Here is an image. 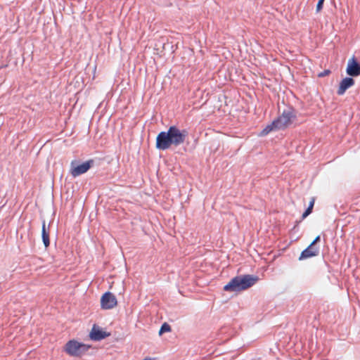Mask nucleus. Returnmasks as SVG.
<instances>
[{
	"mask_svg": "<svg viewBox=\"0 0 360 360\" xmlns=\"http://www.w3.org/2000/svg\"><path fill=\"white\" fill-rule=\"evenodd\" d=\"M171 331V326L169 323L165 322L162 324L160 330H159V335H161L165 333H167Z\"/></svg>",
	"mask_w": 360,
	"mask_h": 360,
	"instance_id": "nucleus-14",
	"label": "nucleus"
},
{
	"mask_svg": "<svg viewBox=\"0 0 360 360\" xmlns=\"http://www.w3.org/2000/svg\"><path fill=\"white\" fill-rule=\"evenodd\" d=\"M274 130H277L276 128V125H273V122L268 124L265 128H264L259 133L260 136H266L268 134H269L271 131Z\"/></svg>",
	"mask_w": 360,
	"mask_h": 360,
	"instance_id": "nucleus-12",
	"label": "nucleus"
},
{
	"mask_svg": "<svg viewBox=\"0 0 360 360\" xmlns=\"http://www.w3.org/2000/svg\"><path fill=\"white\" fill-rule=\"evenodd\" d=\"M324 1L325 0H319L318 1V3L316 4V13H319L323 8Z\"/></svg>",
	"mask_w": 360,
	"mask_h": 360,
	"instance_id": "nucleus-15",
	"label": "nucleus"
},
{
	"mask_svg": "<svg viewBox=\"0 0 360 360\" xmlns=\"http://www.w3.org/2000/svg\"><path fill=\"white\" fill-rule=\"evenodd\" d=\"M330 73V70H324L323 72H321L318 74V77H326L327 75H328Z\"/></svg>",
	"mask_w": 360,
	"mask_h": 360,
	"instance_id": "nucleus-16",
	"label": "nucleus"
},
{
	"mask_svg": "<svg viewBox=\"0 0 360 360\" xmlns=\"http://www.w3.org/2000/svg\"><path fill=\"white\" fill-rule=\"evenodd\" d=\"M353 77H346L340 82L337 94L340 96L343 95L345 91L354 84Z\"/></svg>",
	"mask_w": 360,
	"mask_h": 360,
	"instance_id": "nucleus-9",
	"label": "nucleus"
},
{
	"mask_svg": "<svg viewBox=\"0 0 360 360\" xmlns=\"http://www.w3.org/2000/svg\"><path fill=\"white\" fill-rule=\"evenodd\" d=\"M41 238L45 248H48L50 245L49 226L48 227V229H46V222L44 220L42 221Z\"/></svg>",
	"mask_w": 360,
	"mask_h": 360,
	"instance_id": "nucleus-10",
	"label": "nucleus"
},
{
	"mask_svg": "<svg viewBox=\"0 0 360 360\" xmlns=\"http://www.w3.org/2000/svg\"><path fill=\"white\" fill-rule=\"evenodd\" d=\"M259 280L257 276L245 274L233 278L224 286V290L226 292H240L253 286Z\"/></svg>",
	"mask_w": 360,
	"mask_h": 360,
	"instance_id": "nucleus-2",
	"label": "nucleus"
},
{
	"mask_svg": "<svg viewBox=\"0 0 360 360\" xmlns=\"http://www.w3.org/2000/svg\"><path fill=\"white\" fill-rule=\"evenodd\" d=\"M110 333L103 330L98 326L94 324L89 333V338L94 341H101L110 336Z\"/></svg>",
	"mask_w": 360,
	"mask_h": 360,
	"instance_id": "nucleus-7",
	"label": "nucleus"
},
{
	"mask_svg": "<svg viewBox=\"0 0 360 360\" xmlns=\"http://www.w3.org/2000/svg\"><path fill=\"white\" fill-rule=\"evenodd\" d=\"M307 248H309V250H319V248L316 247L315 245H312V243H311V244Z\"/></svg>",
	"mask_w": 360,
	"mask_h": 360,
	"instance_id": "nucleus-17",
	"label": "nucleus"
},
{
	"mask_svg": "<svg viewBox=\"0 0 360 360\" xmlns=\"http://www.w3.org/2000/svg\"><path fill=\"white\" fill-rule=\"evenodd\" d=\"M314 205V198H312L309 203L308 207L302 213V219H304L308 217L311 212Z\"/></svg>",
	"mask_w": 360,
	"mask_h": 360,
	"instance_id": "nucleus-13",
	"label": "nucleus"
},
{
	"mask_svg": "<svg viewBox=\"0 0 360 360\" xmlns=\"http://www.w3.org/2000/svg\"><path fill=\"white\" fill-rule=\"evenodd\" d=\"M117 304V298L111 292H105L101 298V306L103 309H110Z\"/></svg>",
	"mask_w": 360,
	"mask_h": 360,
	"instance_id": "nucleus-5",
	"label": "nucleus"
},
{
	"mask_svg": "<svg viewBox=\"0 0 360 360\" xmlns=\"http://www.w3.org/2000/svg\"><path fill=\"white\" fill-rule=\"evenodd\" d=\"M294 108L288 107L281 115L273 121V125H276L277 130L285 129L290 122L291 119L295 117Z\"/></svg>",
	"mask_w": 360,
	"mask_h": 360,
	"instance_id": "nucleus-4",
	"label": "nucleus"
},
{
	"mask_svg": "<svg viewBox=\"0 0 360 360\" xmlns=\"http://www.w3.org/2000/svg\"><path fill=\"white\" fill-rule=\"evenodd\" d=\"M321 240V236H317L314 240L311 242L312 243V245H316L318 242H319Z\"/></svg>",
	"mask_w": 360,
	"mask_h": 360,
	"instance_id": "nucleus-18",
	"label": "nucleus"
},
{
	"mask_svg": "<svg viewBox=\"0 0 360 360\" xmlns=\"http://www.w3.org/2000/svg\"><path fill=\"white\" fill-rule=\"evenodd\" d=\"M346 72L350 77H357L360 75V63H359L354 57H352L348 60Z\"/></svg>",
	"mask_w": 360,
	"mask_h": 360,
	"instance_id": "nucleus-8",
	"label": "nucleus"
},
{
	"mask_svg": "<svg viewBox=\"0 0 360 360\" xmlns=\"http://www.w3.org/2000/svg\"><path fill=\"white\" fill-rule=\"evenodd\" d=\"M94 164V160H89L80 165L72 167L71 169V174L73 177H77L81 174L86 173Z\"/></svg>",
	"mask_w": 360,
	"mask_h": 360,
	"instance_id": "nucleus-6",
	"label": "nucleus"
},
{
	"mask_svg": "<svg viewBox=\"0 0 360 360\" xmlns=\"http://www.w3.org/2000/svg\"><path fill=\"white\" fill-rule=\"evenodd\" d=\"M318 255H319V250L311 251V250H309V248H305L304 250L302 251V252L299 257V260H304V259L316 256Z\"/></svg>",
	"mask_w": 360,
	"mask_h": 360,
	"instance_id": "nucleus-11",
	"label": "nucleus"
},
{
	"mask_svg": "<svg viewBox=\"0 0 360 360\" xmlns=\"http://www.w3.org/2000/svg\"><path fill=\"white\" fill-rule=\"evenodd\" d=\"M91 347L90 345L80 342L75 339L68 341L63 347V351L70 356L82 357Z\"/></svg>",
	"mask_w": 360,
	"mask_h": 360,
	"instance_id": "nucleus-3",
	"label": "nucleus"
},
{
	"mask_svg": "<svg viewBox=\"0 0 360 360\" xmlns=\"http://www.w3.org/2000/svg\"><path fill=\"white\" fill-rule=\"evenodd\" d=\"M188 135L186 129L172 125L167 131H162L157 135L155 148L159 150H167L172 146L178 147L185 142Z\"/></svg>",
	"mask_w": 360,
	"mask_h": 360,
	"instance_id": "nucleus-1",
	"label": "nucleus"
}]
</instances>
